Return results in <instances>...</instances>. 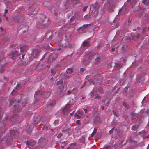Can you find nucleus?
<instances>
[{
    "label": "nucleus",
    "instance_id": "obj_1",
    "mask_svg": "<svg viewBox=\"0 0 149 149\" xmlns=\"http://www.w3.org/2000/svg\"><path fill=\"white\" fill-rule=\"evenodd\" d=\"M102 58V56L98 53H94L90 54L89 59L92 61L94 63L97 64L100 62Z\"/></svg>",
    "mask_w": 149,
    "mask_h": 149
},
{
    "label": "nucleus",
    "instance_id": "obj_2",
    "mask_svg": "<svg viewBox=\"0 0 149 149\" xmlns=\"http://www.w3.org/2000/svg\"><path fill=\"white\" fill-rule=\"evenodd\" d=\"M37 47H38L35 48L33 49L31 56L33 58H36L38 57L39 55L40 51Z\"/></svg>",
    "mask_w": 149,
    "mask_h": 149
},
{
    "label": "nucleus",
    "instance_id": "obj_3",
    "mask_svg": "<svg viewBox=\"0 0 149 149\" xmlns=\"http://www.w3.org/2000/svg\"><path fill=\"white\" fill-rule=\"evenodd\" d=\"M28 27L26 26L24 24H21L17 28V30L18 31H21L22 33H24L27 31Z\"/></svg>",
    "mask_w": 149,
    "mask_h": 149
},
{
    "label": "nucleus",
    "instance_id": "obj_4",
    "mask_svg": "<svg viewBox=\"0 0 149 149\" xmlns=\"http://www.w3.org/2000/svg\"><path fill=\"white\" fill-rule=\"evenodd\" d=\"M14 19L16 23L21 22L24 20V17L21 15L15 16L14 17Z\"/></svg>",
    "mask_w": 149,
    "mask_h": 149
},
{
    "label": "nucleus",
    "instance_id": "obj_5",
    "mask_svg": "<svg viewBox=\"0 0 149 149\" xmlns=\"http://www.w3.org/2000/svg\"><path fill=\"white\" fill-rule=\"evenodd\" d=\"M20 101H18L15 103V104L13 106V109H15L14 112L18 113L22 111V109L19 107V103H20Z\"/></svg>",
    "mask_w": 149,
    "mask_h": 149
},
{
    "label": "nucleus",
    "instance_id": "obj_6",
    "mask_svg": "<svg viewBox=\"0 0 149 149\" xmlns=\"http://www.w3.org/2000/svg\"><path fill=\"white\" fill-rule=\"evenodd\" d=\"M57 54L55 53L51 54L48 59V62H51L52 61L57 58Z\"/></svg>",
    "mask_w": 149,
    "mask_h": 149
},
{
    "label": "nucleus",
    "instance_id": "obj_7",
    "mask_svg": "<svg viewBox=\"0 0 149 149\" xmlns=\"http://www.w3.org/2000/svg\"><path fill=\"white\" fill-rule=\"evenodd\" d=\"M19 118V115L17 114L13 115L10 118V120L13 123H15L18 121Z\"/></svg>",
    "mask_w": 149,
    "mask_h": 149
},
{
    "label": "nucleus",
    "instance_id": "obj_8",
    "mask_svg": "<svg viewBox=\"0 0 149 149\" xmlns=\"http://www.w3.org/2000/svg\"><path fill=\"white\" fill-rule=\"evenodd\" d=\"M10 135L11 136L16 138L17 137L19 134V132L16 130H12L10 132Z\"/></svg>",
    "mask_w": 149,
    "mask_h": 149
},
{
    "label": "nucleus",
    "instance_id": "obj_9",
    "mask_svg": "<svg viewBox=\"0 0 149 149\" xmlns=\"http://www.w3.org/2000/svg\"><path fill=\"white\" fill-rule=\"evenodd\" d=\"M71 105L70 104L67 105L63 110V111L64 114H67L70 112Z\"/></svg>",
    "mask_w": 149,
    "mask_h": 149
},
{
    "label": "nucleus",
    "instance_id": "obj_10",
    "mask_svg": "<svg viewBox=\"0 0 149 149\" xmlns=\"http://www.w3.org/2000/svg\"><path fill=\"white\" fill-rule=\"evenodd\" d=\"M105 6L107 7V8L108 9L109 12H111L113 11V7L111 5L109 2L106 4Z\"/></svg>",
    "mask_w": 149,
    "mask_h": 149
},
{
    "label": "nucleus",
    "instance_id": "obj_11",
    "mask_svg": "<svg viewBox=\"0 0 149 149\" xmlns=\"http://www.w3.org/2000/svg\"><path fill=\"white\" fill-rule=\"evenodd\" d=\"M41 95L43 97L45 98L48 97L50 95V93L49 91H42L41 93Z\"/></svg>",
    "mask_w": 149,
    "mask_h": 149
},
{
    "label": "nucleus",
    "instance_id": "obj_12",
    "mask_svg": "<svg viewBox=\"0 0 149 149\" xmlns=\"http://www.w3.org/2000/svg\"><path fill=\"white\" fill-rule=\"evenodd\" d=\"M20 55V54L18 53V52H15L13 54L12 59L13 60H15Z\"/></svg>",
    "mask_w": 149,
    "mask_h": 149
},
{
    "label": "nucleus",
    "instance_id": "obj_13",
    "mask_svg": "<svg viewBox=\"0 0 149 149\" xmlns=\"http://www.w3.org/2000/svg\"><path fill=\"white\" fill-rule=\"evenodd\" d=\"M6 128V125L5 123L0 122V131L2 132H5Z\"/></svg>",
    "mask_w": 149,
    "mask_h": 149
},
{
    "label": "nucleus",
    "instance_id": "obj_14",
    "mask_svg": "<svg viewBox=\"0 0 149 149\" xmlns=\"http://www.w3.org/2000/svg\"><path fill=\"white\" fill-rule=\"evenodd\" d=\"M126 8L125 7H122L121 9L119 11V14L123 15L126 13Z\"/></svg>",
    "mask_w": 149,
    "mask_h": 149
},
{
    "label": "nucleus",
    "instance_id": "obj_15",
    "mask_svg": "<svg viewBox=\"0 0 149 149\" xmlns=\"http://www.w3.org/2000/svg\"><path fill=\"white\" fill-rule=\"evenodd\" d=\"M20 51L21 52L27 50L29 49V47L27 45H23L20 48Z\"/></svg>",
    "mask_w": 149,
    "mask_h": 149
},
{
    "label": "nucleus",
    "instance_id": "obj_16",
    "mask_svg": "<svg viewBox=\"0 0 149 149\" xmlns=\"http://www.w3.org/2000/svg\"><path fill=\"white\" fill-rule=\"evenodd\" d=\"M130 39V37L128 36H127L123 38L122 39V40L123 42L126 43L128 42L129 41Z\"/></svg>",
    "mask_w": 149,
    "mask_h": 149
},
{
    "label": "nucleus",
    "instance_id": "obj_17",
    "mask_svg": "<svg viewBox=\"0 0 149 149\" xmlns=\"http://www.w3.org/2000/svg\"><path fill=\"white\" fill-rule=\"evenodd\" d=\"M32 127H30L29 126H28L26 127V130L27 133L29 134H31V133L32 132Z\"/></svg>",
    "mask_w": 149,
    "mask_h": 149
},
{
    "label": "nucleus",
    "instance_id": "obj_18",
    "mask_svg": "<svg viewBox=\"0 0 149 149\" xmlns=\"http://www.w3.org/2000/svg\"><path fill=\"white\" fill-rule=\"evenodd\" d=\"M78 0H67V3L68 4L72 3L76 4L77 3Z\"/></svg>",
    "mask_w": 149,
    "mask_h": 149
},
{
    "label": "nucleus",
    "instance_id": "obj_19",
    "mask_svg": "<svg viewBox=\"0 0 149 149\" xmlns=\"http://www.w3.org/2000/svg\"><path fill=\"white\" fill-rule=\"evenodd\" d=\"M90 9L92 8L95 9H98L99 8V6L97 3H96L95 4H92L90 5Z\"/></svg>",
    "mask_w": 149,
    "mask_h": 149
},
{
    "label": "nucleus",
    "instance_id": "obj_20",
    "mask_svg": "<svg viewBox=\"0 0 149 149\" xmlns=\"http://www.w3.org/2000/svg\"><path fill=\"white\" fill-rule=\"evenodd\" d=\"M99 15V17L98 18V19H100L102 17V15L100 14H98V12L97 11H95L94 12L93 14V17L94 18H95L97 16L95 15Z\"/></svg>",
    "mask_w": 149,
    "mask_h": 149
},
{
    "label": "nucleus",
    "instance_id": "obj_21",
    "mask_svg": "<svg viewBox=\"0 0 149 149\" xmlns=\"http://www.w3.org/2000/svg\"><path fill=\"white\" fill-rule=\"evenodd\" d=\"M36 9V8L33 5L30 6L29 8V10L31 12H34Z\"/></svg>",
    "mask_w": 149,
    "mask_h": 149
},
{
    "label": "nucleus",
    "instance_id": "obj_22",
    "mask_svg": "<svg viewBox=\"0 0 149 149\" xmlns=\"http://www.w3.org/2000/svg\"><path fill=\"white\" fill-rule=\"evenodd\" d=\"M94 121L95 123H99L100 121V118L98 117H95Z\"/></svg>",
    "mask_w": 149,
    "mask_h": 149
},
{
    "label": "nucleus",
    "instance_id": "obj_23",
    "mask_svg": "<svg viewBox=\"0 0 149 149\" xmlns=\"http://www.w3.org/2000/svg\"><path fill=\"white\" fill-rule=\"evenodd\" d=\"M139 125L138 124H136L133 125L132 127V130H136L139 127Z\"/></svg>",
    "mask_w": 149,
    "mask_h": 149
},
{
    "label": "nucleus",
    "instance_id": "obj_24",
    "mask_svg": "<svg viewBox=\"0 0 149 149\" xmlns=\"http://www.w3.org/2000/svg\"><path fill=\"white\" fill-rule=\"evenodd\" d=\"M18 64L20 65L26 66L28 64V63H24L22 61L20 60L18 62Z\"/></svg>",
    "mask_w": 149,
    "mask_h": 149
},
{
    "label": "nucleus",
    "instance_id": "obj_25",
    "mask_svg": "<svg viewBox=\"0 0 149 149\" xmlns=\"http://www.w3.org/2000/svg\"><path fill=\"white\" fill-rule=\"evenodd\" d=\"M131 114L132 115L131 118L132 120L134 119L136 117V114L134 112L132 111Z\"/></svg>",
    "mask_w": 149,
    "mask_h": 149
},
{
    "label": "nucleus",
    "instance_id": "obj_26",
    "mask_svg": "<svg viewBox=\"0 0 149 149\" xmlns=\"http://www.w3.org/2000/svg\"><path fill=\"white\" fill-rule=\"evenodd\" d=\"M83 47H88L89 46L90 44L88 42L86 41H84L82 43Z\"/></svg>",
    "mask_w": 149,
    "mask_h": 149
},
{
    "label": "nucleus",
    "instance_id": "obj_27",
    "mask_svg": "<svg viewBox=\"0 0 149 149\" xmlns=\"http://www.w3.org/2000/svg\"><path fill=\"white\" fill-rule=\"evenodd\" d=\"M0 29L1 30L0 31V36H1L4 35L5 31L2 27H0Z\"/></svg>",
    "mask_w": 149,
    "mask_h": 149
},
{
    "label": "nucleus",
    "instance_id": "obj_28",
    "mask_svg": "<svg viewBox=\"0 0 149 149\" xmlns=\"http://www.w3.org/2000/svg\"><path fill=\"white\" fill-rule=\"evenodd\" d=\"M103 149H113L110 146L105 145L103 147Z\"/></svg>",
    "mask_w": 149,
    "mask_h": 149
},
{
    "label": "nucleus",
    "instance_id": "obj_29",
    "mask_svg": "<svg viewBox=\"0 0 149 149\" xmlns=\"http://www.w3.org/2000/svg\"><path fill=\"white\" fill-rule=\"evenodd\" d=\"M73 71V68H69L67 70L66 72L68 74L71 73Z\"/></svg>",
    "mask_w": 149,
    "mask_h": 149
},
{
    "label": "nucleus",
    "instance_id": "obj_30",
    "mask_svg": "<svg viewBox=\"0 0 149 149\" xmlns=\"http://www.w3.org/2000/svg\"><path fill=\"white\" fill-rule=\"evenodd\" d=\"M83 62L84 65H87L90 63V61L89 60H86V59H84L83 61Z\"/></svg>",
    "mask_w": 149,
    "mask_h": 149
},
{
    "label": "nucleus",
    "instance_id": "obj_31",
    "mask_svg": "<svg viewBox=\"0 0 149 149\" xmlns=\"http://www.w3.org/2000/svg\"><path fill=\"white\" fill-rule=\"evenodd\" d=\"M123 106L127 109H128L130 108L129 105H128L125 102H123Z\"/></svg>",
    "mask_w": 149,
    "mask_h": 149
},
{
    "label": "nucleus",
    "instance_id": "obj_32",
    "mask_svg": "<svg viewBox=\"0 0 149 149\" xmlns=\"http://www.w3.org/2000/svg\"><path fill=\"white\" fill-rule=\"evenodd\" d=\"M142 2L144 4L148 5L149 4V0H142Z\"/></svg>",
    "mask_w": 149,
    "mask_h": 149
},
{
    "label": "nucleus",
    "instance_id": "obj_33",
    "mask_svg": "<svg viewBox=\"0 0 149 149\" xmlns=\"http://www.w3.org/2000/svg\"><path fill=\"white\" fill-rule=\"evenodd\" d=\"M78 89L76 88H74L72 91V93L73 94H77L78 93Z\"/></svg>",
    "mask_w": 149,
    "mask_h": 149
},
{
    "label": "nucleus",
    "instance_id": "obj_34",
    "mask_svg": "<svg viewBox=\"0 0 149 149\" xmlns=\"http://www.w3.org/2000/svg\"><path fill=\"white\" fill-rule=\"evenodd\" d=\"M63 80H60L56 82V84L57 85H61L63 84Z\"/></svg>",
    "mask_w": 149,
    "mask_h": 149
},
{
    "label": "nucleus",
    "instance_id": "obj_35",
    "mask_svg": "<svg viewBox=\"0 0 149 149\" xmlns=\"http://www.w3.org/2000/svg\"><path fill=\"white\" fill-rule=\"evenodd\" d=\"M97 131V129L96 128H95L94 129V131L93 132H92V133L91 134V136L92 137H93L94 135L96 133Z\"/></svg>",
    "mask_w": 149,
    "mask_h": 149
},
{
    "label": "nucleus",
    "instance_id": "obj_36",
    "mask_svg": "<svg viewBox=\"0 0 149 149\" xmlns=\"http://www.w3.org/2000/svg\"><path fill=\"white\" fill-rule=\"evenodd\" d=\"M22 105L23 107H25L26 104H27L26 101V100H22Z\"/></svg>",
    "mask_w": 149,
    "mask_h": 149
},
{
    "label": "nucleus",
    "instance_id": "obj_37",
    "mask_svg": "<svg viewBox=\"0 0 149 149\" xmlns=\"http://www.w3.org/2000/svg\"><path fill=\"white\" fill-rule=\"evenodd\" d=\"M11 93L13 95H15L17 93V92L16 91L13 90Z\"/></svg>",
    "mask_w": 149,
    "mask_h": 149
},
{
    "label": "nucleus",
    "instance_id": "obj_38",
    "mask_svg": "<svg viewBox=\"0 0 149 149\" xmlns=\"http://www.w3.org/2000/svg\"><path fill=\"white\" fill-rule=\"evenodd\" d=\"M56 103V101L55 100H53L50 104V105L51 106H54Z\"/></svg>",
    "mask_w": 149,
    "mask_h": 149
},
{
    "label": "nucleus",
    "instance_id": "obj_39",
    "mask_svg": "<svg viewBox=\"0 0 149 149\" xmlns=\"http://www.w3.org/2000/svg\"><path fill=\"white\" fill-rule=\"evenodd\" d=\"M99 93L102 94L103 93V89L102 88H100L98 90Z\"/></svg>",
    "mask_w": 149,
    "mask_h": 149
},
{
    "label": "nucleus",
    "instance_id": "obj_40",
    "mask_svg": "<svg viewBox=\"0 0 149 149\" xmlns=\"http://www.w3.org/2000/svg\"><path fill=\"white\" fill-rule=\"evenodd\" d=\"M74 116H75V117H77V119H80L81 117V115H79L77 114V113H75Z\"/></svg>",
    "mask_w": 149,
    "mask_h": 149
},
{
    "label": "nucleus",
    "instance_id": "obj_41",
    "mask_svg": "<svg viewBox=\"0 0 149 149\" xmlns=\"http://www.w3.org/2000/svg\"><path fill=\"white\" fill-rule=\"evenodd\" d=\"M91 24H84L83 25V26L84 28H86L89 26H91Z\"/></svg>",
    "mask_w": 149,
    "mask_h": 149
},
{
    "label": "nucleus",
    "instance_id": "obj_42",
    "mask_svg": "<svg viewBox=\"0 0 149 149\" xmlns=\"http://www.w3.org/2000/svg\"><path fill=\"white\" fill-rule=\"evenodd\" d=\"M70 130V129L68 128H67L65 129H64L62 130L63 132H68Z\"/></svg>",
    "mask_w": 149,
    "mask_h": 149
},
{
    "label": "nucleus",
    "instance_id": "obj_43",
    "mask_svg": "<svg viewBox=\"0 0 149 149\" xmlns=\"http://www.w3.org/2000/svg\"><path fill=\"white\" fill-rule=\"evenodd\" d=\"M78 113L81 115H82L83 114V111L81 110H79L77 112Z\"/></svg>",
    "mask_w": 149,
    "mask_h": 149
},
{
    "label": "nucleus",
    "instance_id": "obj_44",
    "mask_svg": "<svg viewBox=\"0 0 149 149\" xmlns=\"http://www.w3.org/2000/svg\"><path fill=\"white\" fill-rule=\"evenodd\" d=\"M114 130H116V129H115L114 127H113L112 128V129L111 130L109 131V132L110 133V134H112L113 133V131Z\"/></svg>",
    "mask_w": 149,
    "mask_h": 149
},
{
    "label": "nucleus",
    "instance_id": "obj_45",
    "mask_svg": "<svg viewBox=\"0 0 149 149\" xmlns=\"http://www.w3.org/2000/svg\"><path fill=\"white\" fill-rule=\"evenodd\" d=\"M59 121L58 120H56L54 123V124L55 125H56L58 124Z\"/></svg>",
    "mask_w": 149,
    "mask_h": 149
},
{
    "label": "nucleus",
    "instance_id": "obj_46",
    "mask_svg": "<svg viewBox=\"0 0 149 149\" xmlns=\"http://www.w3.org/2000/svg\"><path fill=\"white\" fill-rule=\"evenodd\" d=\"M48 128V127L46 125H44L42 128V129L45 130H47Z\"/></svg>",
    "mask_w": 149,
    "mask_h": 149
},
{
    "label": "nucleus",
    "instance_id": "obj_47",
    "mask_svg": "<svg viewBox=\"0 0 149 149\" xmlns=\"http://www.w3.org/2000/svg\"><path fill=\"white\" fill-rule=\"evenodd\" d=\"M139 34H137L136 35V38L134 37H133V36L132 35V38H133V39L134 40H136V39H138V38L139 37Z\"/></svg>",
    "mask_w": 149,
    "mask_h": 149
},
{
    "label": "nucleus",
    "instance_id": "obj_48",
    "mask_svg": "<svg viewBox=\"0 0 149 149\" xmlns=\"http://www.w3.org/2000/svg\"><path fill=\"white\" fill-rule=\"evenodd\" d=\"M15 101V100L14 99H13L11 100L10 102V105H12L13 104Z\"/></svg>",
    "mask_w": 149,
    "mask_h": 149
},
{
    "label": "nucleus",
    "instance_id": "obj_49",
    "mask_svg": "<svg viewBox=\"0 0 149 149\" xmlns=\"http://www.w3.org/2000/svg\"><path fill=\"white\" fill-rule=\"evenodd\" d=\"M101 98V96L100 95H99L97 94L96 95V96L94 97L95 99H100Z\"/></svg>",
    "mask_w": 149,
    "mask_h": 149
},
{
    "label": "nucleus",
    "instance_id": "obj_50",
    "mask_svg": "<svg viewBox=\"0 0 149 149\" xmlns=\"http://www.w3.org/2000/svg\"><path fill=\"white\" fill-rule=\"evenodd\" d=\"M7 8H11L12 7V6L11 4V3H8V4H7Z\"/></svg>",
    "mask_w": 149,
    "mask_h": 149
},
{
    "label": "nucleus",
    "instance_id": "obj_51",
    "mask_svg": "<svg viewBox=\"0 0 149 149\" xmlns=\"http://www.w3.org/2000/svg\"><path fill=\"white\" fill-rule=\"evenodd\" d=\"M95 94V93H94L93 91H92L90 92V94L92 96H93Z\"/></svg>",
    "mask_w": 149,
    "mask_h": 149
},
{
    "label": "nucleus",
    "instance_id": "obj_52",
    "mask_svg": "<svg viewBox=\"0 0 149 149\" xmlns=\"http://www.w3.org/2000/svg\"><path fill=\"white\" fill-rule=\"evenodd\" d=\"M33 149H41V147L39 146H37L35 147Z\"/></svg>",
    "mask_w": 149,
    "mask_h": 149
},
{
    "label": "nucleus",
    "instance_id": "obj_53",
    "mask_svg": "<svg viewBox=\"0 0 149 149\" xmlns=\"http://www.w3.org/2000/svg\"><path fill=\"white\" fill-rule=\"evenodd\" d=\"M142 15V13H139L137 14V16L139 17H141Z\"/></svg>",
    "mask_w": 149,
    "mask_h": 149
},
{
    "label": "nucleus",
    "instance_id": "obj_54",
    "mask_svg": "<svg viewBox=\"0 0 149 149\" xmlns=\"http://www.w3.org/2000/svg\"><path fill=\"white\" fill-rule=\"evenodd\" d=\"M88 8L87 6H86L85 7H84L83 9V11L84 12H85L86 10H87V9Z\"/></svg>",
    "mask_w": 149,
    "mask_h": 149
},
{
    "label": "nucleus",
    "instance_id": "obj_55",
    "mask_svg": "<svg viewBox=\"0 0 149 149\" xmlns=\"http://www.w3.org/2000/svg\"><path fill=\"white\" fill-rule=\"evenodd\" d=\"M76 143L74 142V143H71L70 144V146H71V147L76 146Z\"/></svg>",
    "mask_w": 149,
    "mask_h": 149
},
{
    "label": "nucleus",
    "instance_id": "obj_56",
    "mask_svg": "<svg viewBox=\"0 0 149 149\" xmlns=\"http://www.w3.org/2000/svg\"><path fill=\"white\" fill-rule=\"evenodd\" d=\"M91 15L89 14H87L85 16V18H89L90 17Z\"/></svg>",
    "mask_w": 149,
    "mask_h": 149
},
{
    "label": "nucleus",
    "instance_id": "obj_57",
    "mask_svg": "<svg viewBox=\"0 0 149 149\" xmlns=\"http://www.w3.org/2000/svg\"><path fill=\"white\" fill-rule=\"evenodd\" d=\"M97 88H94L93 89V90L92 91H93V92L95 93V94H96V93H97Z\"/></svg>",
    "mask_w": 149,
    "mask_h": 149
},
{
    "label": "nucleus",
    "instance_id": "obj_58",
    "mask_svg": "<svg viewBox=\"0 0 149 149\" xmlns=\"http://www.w3.org/2000/svg\"><path fill=\"white\" fill-rule=\"evenodd\" d=\"M71 93H72V91H70V90H68L67 94L68 95H69L71 94Z\"/></svg>",
    "mask_w": 149,
    "mask_h": 149
},
{
    "label": "nucleus",
    "instance_id": "obj_59",
    "mask_svg": "<svg viewBox=\"0 0 149 149\" xmlns=\"http://www.w3.org/2000/svg\"><path fill=\"white\" fill-rule=\"evenodd\" d=\"M76 123L78 125H80L81 124L80 121V120H77L76 121Z\"/></svg>",
    "mask_w": 149,
    "mask_h": 149
},
{
    "label": "nucleus",
    "instance_id": "obj_60",
    "mask_svg": "<svg viewBox=\"0 0 149 149\" xmlns=\"http://www.w3.org/2000/svg\"><path fill=\"white\" fill-rule=\"evenodd\" d=\"M8 12V10H7V9H5V10H4V13L5 14L4 15H3V16L4 17H6V15H5V14H6V13H7Z\"/></svg>",
    "mask_w": 149,
    "mask_h": 149
},
{
    "label": "nucleus",
    "instance_id": "obj_61",
    "mask_svg": "<svg viewBox=\"0 0 149 149\" xmlns=\"http://www.w3.org/2000/svg\"><path fill=\"white\" fill-rule=\"evenodd\" d=\"M4 71V70L3 68H1L0 69V73H3Z\"/></svg>",
    "mask_w": 149,
    "mask_h": 149
},
{
    "label": "nucleus",
    "instance_id": "obj_62",
    "mask_svg": "<svg viewBox=\"0 0 149 149\" xmlns=\"http://www.w3.org/2000/svg\"><path fill=\"white\" fill-rule=\"evenodd\" d=\"M21 85L20 84H18L17 86V89H20L21 88Z\"/></svg>",
    "mask_w": 149,
    "mask_h": 149
},
{
    "label": "nucleus",
    "instance_id": "obj_63",
    "mask_svg": "<svg viewBox=\"0 0 149 149\" xmlns=\"http://www.w3.org/2000/svg\"><path fill=\"white\" fill-rule=\"evenodd\" d=\"M51 72L52 73V74L53 75H55V74L56 73V72L55 71H54L53 70H51Z\"/></svg>",
    "mask_w": 149,
    "mask_h": 149
},
{
    "label": "nucleus",
    "instance_id": "obj_64",
    "mask_svg": "<svg viewBox=\"0 0 149 149\" xmlns=\"http://www.w3.org/2000/svg\"><path fill=\"white\" fill-rule=\"evenodd\" d=\"M84 137H82L80 139V141L82 142H83L84 141Z\"/></svg>",
    "mask_w": 149,
    "mask_h": 149
}]
</instances>
